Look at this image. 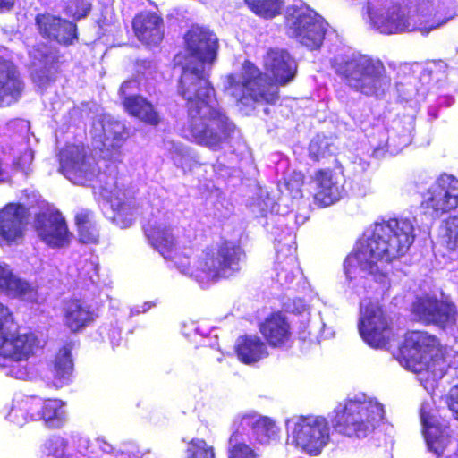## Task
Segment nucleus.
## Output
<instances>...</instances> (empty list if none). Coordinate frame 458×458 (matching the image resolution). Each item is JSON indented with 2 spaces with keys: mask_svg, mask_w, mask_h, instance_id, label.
<instances>
[{
  "mask_svg": "<svg viewBox=\"0 0 458 458\" xmlns=\"http://www.w3.org/2000/svg\"><path fill=\"white\" fill-rule=\"evenodd\" d=\"M186 54L182 60L178 92L187 101L188 120L184 136L191 141L217 151L230 143L235 125L220 108L205 65L216 57L218 42L208 29L192 26L184 36Z\"/></svg>",
  "mask_w": 458,
  "mask_h": 458,
  "instance_id": "obj_1",
  "label": "nucleus"
},
{
  "mask_svg": "<svg viewBox=\"0 0 458 458\" xmlns=\"http://www.w3.org/2000/svg\"><path fill=\"white\" fill-rule=\"evenodd\" d=\"M101 133L95 134L102 144L103 159L97 163L91 156H87L83 146L67 145L59 153V171L75 184L90 183L98 188L99 194L110 205L111 219L121 228L132 225L139 216L135 200L128 198L118 188L116 165L119 148L129 136L125 125L111 117L105 116L98 123Z\"/></svg>",
  "mask_w": 458,
  "mask_h": 458,
  "instance_id": "obj_2",
  "label": "nucleus"
},
{
  "mask_svg": "<svg viewBox=\"0 0 458 458\" xmlns=\"http://www.w3.org/2000/svg\"><path fill=\"white\" fill-rule=\"evenodd\" d=\"M415 239L414 226L409 218H391L376 222L356 243L345 259L344 267L347 287L358 295L366 292V276L382 285L388 284L387 266L403 256Z\"/></svg>",
  "mask_w": 458,
  "mask_h": 458,
  "instance_id": "obj_3",
  "label": "nucleus"
},
{
  "mask_svg": "<svg viewBox=\"0 0 458 458\" xmlns=\"http://www.w3.org/2000/svg\"><path fill=\"white\" fill-rule=\"evenodd\" d=\"M145 234L150 244L166 260H171L183 275L205 287L219 279L234 276L242 269L245 254L235 242L220 240L207 246L191 266V248H177L169 217L165 216L149 221Z\"/></svg>",
  "mask_w": 458,
  "mask_h": 458,
  "instance_id": "obj_4",
  "label": "nucleus"
},
{
  "mask_svg": "<svg viewBox=\"0 0 458 458\" xmlns=\"http://www.w3.org/2000/svg\"><path fill=\"white\" fill-rule=\"evenodd\" d=\"M454 4V0H418L407 8L388 0H368L367 14L382 34L419 31L426 36L456 15Z\"/></svg>",
  "mask_w": 458,
  "mask_h": 458,
  "instance_id": "obj_5",
  "label": "nucleus"
},
{
  "mask_svg": "<svg viewBox=\"0 0 458 458\" xmlns=\"http://www.w3.org/2000/svg\"><path fill=\"white\" fill-rule=\"evenodd\" d=\"M331 67L343 82L366 96L383 97L391 87V78L377 57L342 50L331 59Z\"/></svg>",
  "mask_w": 458,
  "mask_h": 458,
  "instance_id": "obj_6",
  "label": "nucleus"
},
{
  "mask_svg": "<svg viewBox=\"0 0 458 458\" xmlns=\"http://www.w3.org/2000/svg\"><path fill=\"white\" fill-rule=\"evenodd\" d=\"M397 360L407 369L422 374L421 379L427 383L437 382L450 366L438 340L422 331H411L405 335Z\"/></svg>",
  "mask_w": 458,
  "mask_h": 458,
  "instance_id": "obj_7",
  "label": "nucleus"
},
{
  "mask_svg": "<svg viewBox=\"0 0 458 458\" xmlns=\"http://www.w3.org/2000/svg\"><path fill=\"white\" fill-rule=\"evenodd\" d=\"M333 414L331 422L339 434L362 438L384 418V408L376 398L358 394L340 403Z\"/></svg>",
  "mask_w": 458,
  "mask_h": 458,
  "instance_id": "obj_8",
  "label": "nucleus"
},
{
  "mask_svg": "<svg viewBox=\"0 0 458 458\" xmlns=\"http://www.w3.org/2000/svg\"><path fill=\"white\" fill-rule=\"evenodd\" d=\"M225 93L242 107L252 106L254 103H274L278 98L277 88L268 83L267 78L250 62L242 64L241 72L226 76L224 82Z\"/></svg>",
  "mask_w": 458,
  "mask_h": 458,
  "instance_id": "obj_9",
  "label": "nucleus"
},
{
  "mask_svg": "<svg viewBox=\"0 0 458 458\" xmlns=\"http://www.w3.org/2000/svg\"><path fill=\"white\" fill-rule=\"evenodd\" d=\"M287 444L309 455H318L330 441V425L324 416L295 414L285 420Z\"/></svg>",
  "mask_w": 458,
  "mask_h": 458,
  "instance_id": "obj_10",
  "label": "nucleus"
},
{
  "mask_svg": "<svg viewBox=\"0 0 458 458\" xmlns=\"http://www.w3.org/2000/svg\"><path fill=\"white\" fill-rule=\"evenodd\" d=\"M327 22L301 1L287 7L286 33L310 50L318 49L324 39Z\"/></svg>",
  "mask_w": 458,
  "mask_h": 458,
  "instance_id": "obj_11",
  "label": "nucleus"
},
{
  "mask_svg": "<svg viewBox=\"0 0 458 458\" xmlns=\"http://www.w3.org/2000/svg\"><path fill=\"white\" fill-rule=\"evenodd\" d=\"M276 223L278 226L284 225V218L278 216ZM275 235V248L276 258L274 266L275 280L283 287L289 286L300 274L297 264L295 234L289 228H275L272 232Z\"/></svg>",
  "mask_w": 458,
  "mask_h": 458,
  "instance_id": "obj_12",
  "label": "nucleus"
},
{
  "mask_svg": "<svg viewBox=\"0 0 458 458\" xmlns=\"http://www.w3.org/2000/svg\"><path fill=\"white\" fill-rule=\"evenodd\" d=\"M13 314L0 302V356L11 360H28L33 355L40 342L31 332H11Z\"/></svg>",
  "mask_w": 458,
  "mask_h": 458,
  "instance_id": "obj_13",
  "label": "nucleus"
},
{
  "mask_svg": "<svg viewBox=\"0 0 458 458\" xmlns=\"http://www.w3.org/2000/svg\"><path fill=\"white\" fill-rule=\"evenodd\" d=\"M359 332L372 348H383L390 336V324L387 316L377 301L363 300L360 302Z\"/></svg>",
  "mask_w": 458,
  "mask_h": 458,
  "instance_id": "obj_14",
  "label": "nucleus"
},
{
  "mask_svg": "<svg viewBox=\"0 0 458 458\" xmlns=\"http://www.w3.org/2000/svg\"><path fill=\"white\" fill-rule=\"evenodd\" d=\"M425 213L438 218L458 207V179L444 174L432 183L423 195Z\"/></svg>",
  "mask_w": 458,
  "mask_h": 458,
  "instance_id": "obj_15",
  "label": "nucleus"
},
{
  "mask_svg": "<svg viewBox=\"0 0 458 458\" xmlns=\"http://www.w3.org/2000/svg\"><path fill=\"white\" fill-rule=\"evenodd\" d=\"M422 432L428 450L437 457L458 458V454H449L455 449V444L452 440L450 428L437 422L432 414L429 403H423L420 410Z\"/></svg>",
  "mask_w": 458,
  "mask_h": 458,
  "instance_id": "obj_16",
  "label": "nucleus"
},
{
  "mask_svg": "<svg viewBox=\"0 0 458 458\" xmlns=\"http://www.w3.org/2000/svg\"><path fill=\"white\" fill-rule=\"evenodd\" d=\"M232 428H236L248 440L255 438L262 445H269L279 439L280 428L269 417L255 411L241 412L234 416Z\"/></svg>",
  "mask_w": 458,
  "mask_h": 458,
  "instance_id": "obj_17",
  "label": "nucleus"
},
{
  "mask_svg": "<svg viewBox=\"0 0 458 458\" xmlns=\"http://www.w3.org/2000/svg\"><path fill=\"white\" fill-rule=\"evenodd\" d=\"M34 227L39 240L50 248H64L71 242L72 234L64 216L54 208L38 214Z\"/></svg>",
  "mask_w": 458,
  "mask_h": 458,
  "instance_id": "obj_18",
  "label": "nucleus"
},
{
  "mask_svg": "<svg viewBox=\"0 0 458 458\" xmlns=\"http://www.w3.org/2000/svg\"><path fill=\"white\" fill-rule=\"evenodd\" d=\"M412 312L422 322L435 324L440 327H451L456 320V310L453 304L430 296L417 298L412 306Z\"/></svg>",
  "mask_w": 458,
  "mask_h": 458,
  "instance_id": "obj_19",
  "label": "nucleus"
},
{
  "mask_svg": "<svg viewBox=\"0 0 458 458\" xmlns=\"http://www.w3.org/2000/svg\"><path fill=\"white\" fill-rule=\"evenodd\" d=\"M344 177L330 169H320L311 177L310 186L315 202L327 207L338 201L344 194Z\"/></svg>",
  "mask_w": 458,
  "mask_h": 458,
  "instance_id": "obj_20",
  "label": "nucleus"
},
{
  "mask_svg": "<svg viewBox=\"0 0 458 458\" xmlns=\"http://www.w3.org/2000/svg\"><path fill=\"white\" fill-rule=\"evenodd\" d=\"M23 89L24 83L16 67L9 60L8 50L0 47V106L18 101Z\"/></svg>",
  "mask_w": 458,
  "mask_h": 458,
  "instance_id": "obj_21",
  "label": "nucleus"
},
{
  "mask_svg": "<svg viewBox=\"0 0 458 458\" xmlns=\"http://www.w3.org/2000/svg\"><path fill=\"white\" fill-rule=\"evenodd\" d=\"M412 131L413 121L411 118H408L403 124L401 121H394L391 129L380 132L378 143L371 141V145L374 147V155L379 157L385 152H389L391 155L399 153L411 144Z\"/></svg>",
  "mask_w": 458,
  "mask_h": 458,
  "instance_id": "obj_22",
  "label": "nucleus"
},
{
  "mask_svg": "<svg viewBox=\"0 0 458 458\" xmlns=\"http://www.w3.org/2000/svg\"><path fill=\"white\" fill-rule=\"evenodd\" d=\"M264 66L276 83L283 86L292 81L297 72L295 60L287 51L279 48L267 51L264 57Z\"/></svg>",
  "mask_w": 458,
  "mask_h": 458,
  "instance_id": "obj_23",
  "label": "nucleus"
},
{
  "mask_svg": "<svg viewBox=\"0 0 458 458\" xmlns=\"http://www.w3.org/2000/svg\"><path fill=\"white\" fill-rule=\"evenodd\" d=\"M36 24L44 38L55 40L58 43L68 45L76 38V25L74 23L49 13L38 14Z\"/></svg>",
  "mask_w": 458,
  "mask_h": 458,
  "instance_id": "obj_24",
  "label": "nucleus"
},
{
  "mask_svg": "<svg viewBox=\"0 0 458 458\" xmlns=\"http://www.w3.org/2000/svg\"><path fill=\"white\" fill-rule=\"evenodd\" d=\"M0 293L30 303L37 302L38 298L37 288L14 276L9 266L4 263H0Z\"/></svg>",
  "mask_w": 458,
  "mask_h": 458,
  "instance_id": "obj_25",
  "label": "nucleus"
},
{
  "mask_svg": "<svg viewBox=\"0 0 458 458\" xmlns=\"http://www.w3.org/2000/svg\"><path fill=\"white\" fill-rule=\"evenodd\" d=\"M44 400L38 396L16 394L6 418L13 424L22 427L30 421L40 420Z\"/></svg>",
  "mask_w": 458,
  "mask_h": 458,
  "instance_id": "obj_26",
  "label": "nucleus"
},
{
  "mask_svg": "<svg viewBox=\"0 0 458 458\" xmlns=\"http://www.w3.org/2000/svg\"><path fill=\"white\" fill-rule=\"evenodd\" d=\"M96 318L91 306L85 301L74 299L64 302L63 307L64 325L72 333L89 327Z\"/></svg>",
  "mask_w": 458,
  "mask_h": 458,
  "instance_id": "obj_27",
  "label": "nucleus"
},
{
  "mask_svg": "<svg viewBox=\"0 0 458 458\" xmlns=\"http://www.w3.org/2000/svg\"><path fill=\"white\" fill-rule=\"evenodd\" d=\"M28 210L24 205L9 204L0 212V236L13 242L21 236Z\"/></svg>",
  "mask_w": 458,
  "mask_h": 458,
  "instance_id": "obj_28",
  "label": "nucleus"
},
{
  "mask_svg": "<svg viewBox=\"0 0 458 458\" xmlns=\"http://www.w3.org/2000/svg\"><path fill=\"white\" fill-rule=\"evenodd\" d=\"M162 19L154 13L145 12L133 20L138 39L147 45H157L163 39Z\"/></svg>",
  "mask_w": 458,
  "mask_h": 458,
  "instance_id": "obj_29",
  "label": "nucleus"
},
{
  "mask_svg": "<svg viewBox=\"0 0 458 458\" xmlns=\"http://www.w3.org/2000/svg\"><path fill=\"white\" fill-rule=\"evenodd\" d=\"M73 362L71 349L62 347L49 365L50 378L55 387H63L72 380Z\"/></svg>",
  "mask_w": 458,
  "mask_h": 458,
  "instance_id": "obj_30",
  "label": "nucleus"
},
{
  "mask_svg": "<svg viewBox=\"0 0 458 458\" xmlns=\"http://www.w3.org/2000/svg\"><path fill=\"white\" fill-rule=\"evenodd\" d=\"M235 352L245 364H253L268 355L266 344L257 335H244L237 339Z\"/></svg>",
  "mask_w": 458,
  "mask_h": 458,
  "instance_id": "obj_31",
  "label": "nucleus"
},
{
  "mask_svg": "<svg viewBox=\"0 0 458 458\" xmlns=\"http://www.w3.org/2000/svg\"><path fill=\"white\" fill-rule=\"evenodd\" d=\"M260 332L272 346L285 344L291 336L290 326L285 318L276 313L267 318L260 326Z\"/></svg>",
  "mask_w": 458,
  "mask_h": 458,
  "instance_id": "obj_32",
  "label": "nucleus"
},
{
  "mask_svg": "<svg viewBox=\"0 0 458 458\" xmlns=\"http://www.w3.org/2000/svg\"><path fill=\"white\" fill-rule=\"evenodd\" d=\"M123 106L131 116L149 125H157L160 122L159 114L155 106L141 96L125 98Z\"/></svg>",
  "mask_w": 458,
  "mask_h": 458,
  "instance_id": "obj_33",
  "label": "nucleus"
},
{
  "mask_svg": "<svg viewBox=\"0 0 458 458\" xmlns=\"http://www.w3.org/2000/svg\"><path fill=\"white\" fill-rule=\"evenodd\" d=\"M231 431L227 445L228 458H263L259 448L240 434L239 430L231 428Z\"/></svg>",
  "mask_w": 458,
  "mask_h": 458,
  "instance_id": "obj_34",
  "label": "nucleus"
},
{
  "mask_svg": "<svg viewBox=\"0 0 458 458\" xmlns=\"http://www.w3.org/2000/svg\"><path fill=\"white\" fill-rule=\"evenodd\" d=\"M165 147L174 164L184 172L193 170L199 164L197 154L182 143L166 141Z\"/></svg>",
  "mask_w": 458,
  "mask_h": 458,
  "instance_id": "obj_35",
  "label": "nucleus"
},
{
  "mask_svg": "<svg viewBox=\"0 0 458 458\" xmlns=\"http://www.w3.org/2000/svg\"><path fill=\"white\" fill-rule=\"evenodd\" d=\"M79 239L83 243H97L98 241V229L91 211L82 209L75 216Z\"/></svg>",
  "mask_w": 458,
  "mask_h": 458,
  "instance_id": "obj_36",
  "label": "nucleus"
},
{
  "mask_svg": "<svg viewBox=\"0 0 458 458\" xmlns=\"http://www.w3.org/2000/svg\"><path fill=\"white\" fill-rule=\"evenodd\" d=\"M40 415V420H43L47 427L61 428L66 422L64 403L58 399L44 400V408Z\"/></svg>",
  "mask_w": 458,
  "mask_h": 458,
  "instance_id": "obj_37",
  "label": "nucleus"
},
{
  "mask_svg": "<svg viewBox=\"0 0 458 458\" xmlns=\"http://www.w3.org/2000/svg\"><path fill=\"white\" fill-rule=\"evenodd\" d=\"M245 2L256 14L265 18L276 16L282 7L281 0H245Z\"/></svg>",
  "mask_w": 458,
  "mask_h": 458,
  "instance_id": "obj_38",
  "label": "nucleus"
},
{
  "mask_svg": "<svg viewBox=\"0 0 458 458\" xmlns=\"http://www.w3.org/2000/svg\"><path fill=\"white\" fill-rule=\"evenodd\" d=\"M43 452L48 456L63 458L70 453L68 442L59 435L51 436L45 441Z\"/></svg>",
  "mask_w": 458,
  "mask_h": 458,
  "instance_id": "obj_39",
  "label": "nucleus"
},
{
  "mask_svg": "<svg viewBox=\"0 0 458 458\" xmlns=\"http://www.w3.org/2000/svg\"><path fill=\"white\" fill-rule=\"evenodd\" d=\"M184 458H215L214 448L205 440L194 438L188 443Z\"/></svg>",
  "mask_w": 458,
  "mask_h": 458,
  "instance_id": "obj_40",
  "label": "nucleus"
},
{
  "mask_svg": "<svg viewBox=\"0 0 458 458\" xmlns=\"http://www.w3.org/2000/svg\"><path fill=\"white\" fill-rule=\"evenodd\" d=\"M17 152L20 153V156L14 157L13 165L11 167L12 171L17 169L24 174H28L33 161V152L27 144H22L21 148L17 149Z\"/></svg>",
  "mask_w": 458,
  "mask_h": 458,
  "instance_id": "obj_41",
  "label": "nucleus"
},
{
  "mask_svg": "<svg viewBox=\"0 0 458 458\" xmlns=\"http://www.w3.org/2000/svg\"><path fill=\"white\" fill-rule=\"evenodd\" d=\"M104 458V457H102ZM114 458H156L155 455L147 449L140 450L133 442L123 443L119 447V455Z\"/></svg>",
  "mask_w": 458,
  "mask_h": 458,
  "instance_id": "obj_42",
  "label": "nucleus"
},
{
  "mask_svg": "<svg viewBox=\"0 0 458 458\" xmlns=\"http://www.w3.org/2000/svg\"><path fill=\"white\" fill-rule=\"evenodd\" d=\"M6 374L17 379L26 380L32 374L31 369L28 367L27 360H11Z\"/></svg>",
  "mask_w": 458,
  "mask_h": 458,
  "instance_id": "obj_43",
  "label": "nucleus"
},
{
  "mask_svg": "<svg viewBox=\"0 0 458 458\" xmlns=\"http://www.w3.org/2000/svg\"><path fill=\"white\" fill-rule=\"evenodd\" d=\"M303 184V174L301 172H293L291 175L284 178V187L293 198L301 196V186Z\"/></svg>",
  "mask_w": 458,
  "mask_h": 458,
  "instance_id": "obj_44",
  "label": "nucleus"
},
{
  "mask_svg": "<svg viewBox=\"0 0 458 458\" xmlns=\"http://www.w3.org/2000/svg\"><path fill=\"white\" fill-rule=\"evenodd\" d=\"M327 152H329V143L326 138L318 136L310 141L309 154L311 158L318 160L325 157Z\"/></svg>",
  "mask_w": 458,
  "mask_h": 458,
  "instance_id": "obj_45",
  "label": "nucleus"
},
{
  "mask_svg": "<svg viewBox=\"0 0 458 458\" xmlns=\"http://www.w3.org/2000/svg\"><path fill=\"white\" fill-rule=\"evenodd\" d=\"M45 66L41 69H36L32 73L33 81L40 88H45L54 80V67L47 68V60L43 61Z\"/></svg>",
  "mask_w": 458,
  "mask_h": 458,
  "instance_id": "obj_46",
  "label": "nucleus"
},
{
  "mask_svg": "<svg viewBox=\"0 0 458 458\" xmlns=\"http://www.w3.org/2000/svg\"><path fill=\"white\" fill-rule=\"evenodd\" d=\"M182 334L192 342H198V338H205L208 330H203L197 322L190 321L182 326Z\"/></svg>",
  "mask_w": 458,
  "mask_h": 458,
  "instance_id": "obj_47",
  "label": "nucleus"
},
{
  "mask_svg": "<svg viewBox=\"0 0 458 458\" xmlns=\"http://www.w3.org/2000/svg\"><path fill=\"white\" fill-rule=\"evenodd\" d=\"M73 443L76 445L78 452L75 454L69 453L63 458H89L83 452H87L90 446V440L89 437L76 435L73 436Z\"/></svg>",
  "mask_w": 458,
  "mask_h": 458,
  "instance_id": "obj_48",
  "label": "nucleus"
},
{
  "mask_svg": "<svg viewBox=\"0 0 458 458\" xmlns=\"http://www.w3.org/2000/svg\"><path fill=\"white\" fill-rule=\"evenodd\" d=\"M95 445L99 451L102 452V454L98 458H114L119 455V448L114 447L103 437H98L95 439Z\"/></svg>",
  "mask_w": 458,
  "mask_h": 458,
  "instance_id": "obj_49",
  "label": "nucleus"
},
{
  "mask_svg": "<svg viewBox=\"0 0 458 458\" xmlns=\"http://www.w3.org/2000/svg\"><path fill=\"white\" fill-rule=\"evenodd\" d=\"M75 5L74 11L72 9V6L69 7V13L76 19L85 17L91 9V4L85 0H76Z\"/></svg>",
  "mask_w": 458,
  "mask_h": 458,
  "instance_id": "obj_50",
  "label": "nucleus"
},
{
  "mask_svg": "<svg viewBox=\"0 0 458 458\" xmlns=\"http://www.w3.org/2000/svg\"><path fill=\"white\" fill-rule=\"evenodd\" d=\"M446 403L454 418L458 420V385L454 386L446 396Z\"/></svg>",
  "mask_w": 458,
  "mask_h": 458,
  "instance_id": "obj_51",
  "label": "nucleus"
},
{
  "mask_svg": "<svg viewBox=\"0 0 458 458\" xmlns=\"http://www.w3.org/2000/svg\"><path fill=\"white\" fill-rule=\"evenodd\" d=\"M139 82L136 80H129L124 81L119 89V94L123 101L127 97L135 96L133 93L138 89Z\"/></svg>",
  "mask_w": 458,
  "mask_h": 458,
  "instance_id": "obj_52",
  "label": "nucleus"
},
{
  "mask_svg": "<svg viewBox=\"0 0 458 458\" xmlns=\"http://www.w3.org/2000/svg\"><path fill=\"white\" fill-rule=\"evenodd\" d=\"M107 337L114 349L120 346L123 342L121 328L119 327H111L107 331Z\"/></svg>",
  "mask_w": 458,
  "mask_h": 458,
  "instance_id": "obj_53",
  "label": "nucleus"
},
{
  "mask_svg": "<svg viewBox=\"0 0 458 458\" xmlns=\"http://www.w3.org/2000/svg\"><path fill=\"white\" fill-rule=\"evenodd\" d=\"M12 177V168L0 159V183L8 182Z\"/></svg>",
  "mask_w": 458,
  "mask_h": 458,
  "instance_id": "obj_54",
  "label": "nucleus"
},
{
  "mask_svg": "<svg viewBox=\"0 0 458 458\" xmlns=\"http://www.w3.org/2000/svg\"><path fill=\"white\" fill-rule=\"evenodd\" d=\"M15 0H0V11H9L13 8Z\"/></svg>",
  "mask_w": 458,
  "mask_h": 458,
  "instance_id": "obj_55",
  "label": "nucleus"
},
{
  "mask_svg": "<svg viewBox=\"0 0 458 458\" xmlns=\"http://www.w3.org/2000/svg\"><path fill=\"white\" fill-rule=\"evenodd\" d=\"M140 313H142L140 306H135L134 308L131 309V316L139 315Z\"/></svg>",
  "mask_w": 458,
  "mask_h": 458,
  "instance_id": "obj_56",
  "label": "nucleus"
},
{
  "mask_svg": "<svg viewBox=\"0 0 458 458\" xmlns=\"http://www.w3.org/2000/svg\"><path fill=\"white\" fill-rule=\"evenodd\" d=\"M152 307L151 302H144L142 305H140V308L142 310V312L148 311Z\"/></svg>",
  "mask_w": 458,
  "mask_h": 458,
  "instance_id": "obj_57",
  "label": "nucleus"
},
{
  "mask_svg": "<svg viewBox=\"0 0 458 458\" xmlns=\"http://www.w3.org/2000/svg\"><path fill=\"white\" fill-rule=\"evenodd\" d=\"M261 212H262V213H264V214H266V213H267V209H265V208H261Z\"/></svg>",
  "mask_w": 458,
  "mask_h": 458,
  "instance_id": "obj_58",
  "label": "nucleus"
}]
</instances>
